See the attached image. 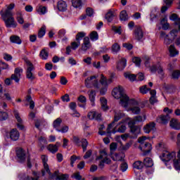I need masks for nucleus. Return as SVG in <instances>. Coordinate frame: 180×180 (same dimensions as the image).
<instances>
[{
  "label": "nucleus",
  "instance_id": "obj_1",
  "mask_svg": "<svg viewBox=\"0 0 180 180\" xmlns=\"http://www.w3.org/2000/svg\"><path fill=\"white\" fill-rule=\"evenodd\" d=\"M112 95L115 98V99H120V105L124 108H127L129 105L131 106H139V102L131 98L129 99V96L124 93V89L121 86H119L118 88H115L112 91Z\"/></svg>",
  "mask_w": 180,
  "mask_h": 180
},
{
  "label": "nucleus",
  "instance_id": "obj_2",
  "mask_svg": "<svg viewBox=\"0 0 180 180\" xmlns=\"http://www.w3.org/2000/svg\"><path fill=\"white\" fill-rule=\"evenodd\" d=\"M15 8V4L11 3L7 6V9L4 11L1 10L0 14L1 18L5 22L7 27H16L17 25L15 22V18H13V13H12V9Z\"/></svg>",
  "mask_w": 180,
  "mask_h": 180
},
{
  "label": "nucleus",
  "instance_id": "obj_3",
  "mask_svg": "<svg viewBox=\"0 0 180 180\" xmlns=\"http://www.w3.org/2000/svg\"><path fill=\"white\" fill-rule=\"evenodd\" d=\"M24 61L27 64V72H26V75L27 78L28 79H30V81H33L34 79V75H33V72L32 71L34 70V65L27 58H24Z\"/></svg>",
  "mask_w": 180,
  "mask_h": 180
},
{
  "label": "nucleus",
  "instance_id": "obj_4",
  "mask_svg": "<svg viewBox=\"0 0 180 180\" xmlns=\"http://www.w3.org/2000/svg\"><path fill=\"white\" fill-rule=\"evenodd\" d=\"M98 78L96 75L87 77L85 79V86L86 88H92V85L94 88H99V86L98 85Z\"/></svg>",
  "mask_w": 180,
  "mask_h": 180
},
{
  "label": "nucleus",
  "instance_id": "obj_5",
  "mask_svg": "<svg viewBox=\"0 0 180 180\" xmlns=\"http://www.w3.org/2000/svg\"><path fill=\"white\" fill-rule=\"evenodd\" d=\"M128 126L130 129V132L133 134L135 137H137L138 134H140L141 131V129L140 127L136 125L134 122H129Z\"/></svg>",
  "mask_w": 180,
  "mask_h": 180
},
{
  "label": "nucleus",
  "instance_id": "obj_6",
  "mask_svg": "<svg viewBox=\"0 0 180 180\" xmlns=\"http://www.w3.org/2000/svg\"><path fill=\"white\" fill-rule=\"evenodd\" d=\"M176 154L175 152L169 153V151H165L162 153V155H160V158L162 161H164L165 162H168L169 161H171L172 158H175Z\"/></svg>",
  "mask_w": 180,
  "mask_h": 180
},
{
  "label": "nucleus",
  "instance_id": "obj_7",
  "mask_svg": "<svg viewBox=\"0 0 180 180\" xmlns=\"http://www.w3.org/2000/svg\"><path fill=\"white\" fill-rule=\"evenodd\" d=\"M139 148H140V150L143 152V155H148V154L151 153V150H153L151 143L148 142L141 143V145L139 146Z\"/></svg>",
  "mask_w": 180,
  "mask_h": 180
},
{
  "label": "nucleus",
  "instance_id": "obj_8",
  "mask_svg": "<svg viewBox=\"0 0 180 180\" xmlns=\"http://www.w3.org/2000/svg\"><path fill=\"white\" fill-rule=\"evenodd\" d=\"M15 153L19 162H25L26 161V150H24L22 148H17Z\"/></svg>",
  "mask_w": 180,
  "mask_h": 180
},
{
  "label": "nucleus",
  "instance_id": "obj_9",
  "mask_svg": "<svg viewBox=\"0 0 180 180\" xmlns=\"http://www.w3.org/2000/svg\"><path fill=\"white\" fill-rule=\"evenodd\" d=\"M134 37L138 41H143V37H144V32L141 27H137L134 32Z\"/></svg>",
  "mask_w": 180,
  "mask_h": 180
},
{
  "label": "nucleus",
  "instance_id": "obj_10",
  "mask_svg": "<svg viewBox=\"0 0 180 180\" xmlns=\"http://www.w3.org/2000/svg\"><path fill=\"white\" fill-rule=\"evenodd\" d=\"M144 133H147L148 134L150 131H155V122H151L147 124L143 127Z\"/></svg>",
  "mask_w": 180,
  "mask_h": 180
},
{
  "label": "nucleus",
  "instance_id": "obj_11",
  "mask_svg": "<svg viewBox=\"0 0 180 180\" xmlns=\"http://www.w3.org/2000/svg\"><path fill=\"white\" fill-rule=\"evenodd\" d=\"M119 120H120V115L115 114L114 116V120L110 124H108V127L107 128V134H110L112 133L110 129H112V127H113L115 126V123H116V122H119Z\"/></svg>",
  "mask_w": 180,
  "mask_h": 180
},
{
  "label": "nucleus",
  "instance_id": "obj_12",
  "mask_svg": "<svg viewBox=\"0 0 180 180\" xmlns=\"http://www.w3.org/2000/svg\"><path fill=\"white\" fill-rule=\"evenodd\" d=\"M126 131V125L123 124L122 123H119L113 129L112 133H124Z\"/></svg>",
  "mask_w": 180,
  "mask_h": 180
},
{
  "label": "nucleus",
  "instance_id": "obj_13",
  "mask_svg": "<svg viewBox=\"0 0 180 180\" xmlns=\"http://www.w3.org/2000/svg\"><path fill=\"white\" fill-rule=\"evenodd\" d=\"M127 64V60H126V58H121L120 61L117 63V70H118L119 71H123V70H124V68H126Z\"/></svg>",
  "mask_w": 180,
  "mask_h": 180
},
{
  "label": "nucleus",
  "instance_id": "obj_14",
  "mask_svg": "<svg viewBox=\"0 0 180 180\" xmlns=\"http://www.w3.org/2000/svg\"><path fill=\"white\" fill-rule=\"evenodd\" d=\"M150 71H151V72H155V71H158V74H160L162 75V77H164V70H162V68L161 67V65L160 64H158L157 65H153L150 68Z\"/></svg>",
  "mask_w": 180,
  "mask_h": 180
},
{
  "label": "nucleus",
  "instance_id": "obj_15",
  "mask_svg": "<svg viewBox=\"0 0 180 180\" xmlns=\"http://www.w3.org/2000/svg\"><path fill=\"white\" fill-rule=\"evenodd\" d=\"M19 131H18V129H13L10 132V139L13 140V141L19 140Z\"/></svg>",
  "mask_w": 180,
  "mask_h": 180
},
{
  "label": "nucleus",
  "instance_id": "obj_16",
  "mask_svg": "<svg viewBox=\"0 0 180 180\" xmlns=\"http://www.w3.org/2000/svg\"><path fill=\"white\" fill-rule=\"evenodd\" d=\"M57 8L60 12H65V11H67V3L63 0H60L58 2Z\"/></svg>",
  "mask_w": 180,
  "mask_h": 180
},
{
  "label": "nucleus",
  "instance_id": "obj_17",
  "mask_svg": "<svg viewBox=\"0 0 180 180\" xmlns=\"http://www.w3.org/2000/svg\"><path fill=\"white\" fill-rule=\"evenodd\" d=\"M100 102L101 104V109L103 110H109V106H108V100L105 97H101L100 98Z\"/></svg>",
  "mask_w": 180,
  "mask_h": 180
},
{
  "label": "nucleus",
  "instance_id": "obj_18",
  "mask_svg": "<svg viewBox=\"0 0 180 180\" xmlns=\"http://www.w3.org/2000/svg\"><path fill=\"white\" fill-rule=\"evenodd\" d=\"M170 127L174 129V130H180V122L178 120L172 119L170 121Z\"/></svg>",
  "mask_w": 180,
  "mask_h": 180
},
{
  "label": "nucleus",
  "instance_id": "obj_19",
  "mask_svg": "<svg viewBox=\"0 0 180 180\" xmlns=\"http://www.w3.org/2000/svg\"><path fill=\"white\" fill-rule=\"evenodd\" d=\"M169 119H170L169 115L167 114L166 115H161L159 117V119H158V122H159V123H162V124H167Z\"/></svg>",
  "mask_w": 180,
  "mask_h": 180
},
{
  "label": "nucleus",
  "instance_id": "obj_20",
  "mask_svg": "<svg viewBox=\"0 0 180 180\" xmlns=\"http://www.w3.org/2000/svg\"><path fill=\"white\" fill-rule=\"evenodd\" d=\"M143 165L146 167V168H151L153 165H154V162H153V159L150 158H146L143 160Z\"/></svg>",
  "mask_w": 180,
  "mask_h": 180
},
{
  "label": "nucleus",
  "instance_id": "obj_21",
  "mask_svg": "<svg viewBox=\"0 0 180 180\" xmlns=\"http://www.w3.org/2000/svg\"><path fill=\"white\" fill-rule=\"evenodd\" d=\"M10 41L15 44H22V39L18 35H12L10 37Z\"/></svg>",
  "mask_w": 180,
  "mask_h": 180
},
{
  "label": "nucleus",
  "instance_id": "obj_22",
  "mask_svg": "<svg viewBox=\"0 0 180 180\" xmlns=\"http://www.w3.org/2000/svg\"><path fill=\"white\" fill-rule=\"evenodd\" d=\"M169 52L170 53V56L171 57H175V56H178V54L179 53L176 50V49H175V46L174 45H170V46L169 47Z\"/></svg>",
  "mask_w": 180,
  "mask_h": 180
},
{
  "label": "nucleus",
  "instance_id": "obj_23",
  "mask_svg": "<svg viewBox=\"0 0 180 180\" xmlns=\"http://www.w3.org/2000/svg\"><path fill=\"white\" fill-rule=\"evenodd\" d=\"M120 19L123 22H126V20H129V15H127V11H126V10H123L120 12Z\"/></svg>",
  "mask_w": 180,
  "mask_h": 180
},
{
  "label": "nucleus",
  "instance_id": "obj_24",
  "mask_svg": "<svg viewBox=\"0 0 180 180\" xmlns=\"http://www.w3.org/2000/svg\"><path fill=\"white\" fill-rule=\"evenodd\" d=\"M67 174H60V172L56 171L53 174H52L51 178H55L56 176V179L58 180H65L66 179Z\"/></svg>",
  "mask_w": 180,
  "mask_h": 180
},
{
  "label": "nucleus",
  "instance_id": "obj_25",
  "mask_svg": "<svg viewBox=\"0 0 180 180\" xmlns=\"http://www.w3.org/2000/svg\"><path fill=\"white\" fill-rule=\"evenodd\" d=\"M115 15L112 11H109L106 14H105V19L107 22H110L113 20V18H115Z\"/></svg>",
  "mask_w": 180,
  "mask_h": 180
},
{
  "label": "nucleus",
  "instance_id": "obj_26",
  "mask_svg": "<svg viewBox=\"0 0 180 180\" xmlns=\"http://www.w3.org/2000/svg\"><path fill=\"white\" fill-rule=\"evenodd\" d=\"M115 159L112 158L114 161H124L126 155L123 153H115Z\"/></svg>",
  "mask_w": 180,
  "mask_h": 180
},
{
  "label": "nucleus",
  "instance_id": "obj_27",
  "mask_svg": "<svg viewBox=\"0 0 180 180\" xmlns=\"http://www.w3.org/2000/svg\"><path fill=\"white\" fill-rule=\"evenodd\" d=\"M177 160H174V165L175 169H179L180 170V150L178 151L177 153Z\"/></svg>",
  "mask_w": 180,
  "mask_h": 180
},
{
  "label": "nucleus",
  "instance_id": "obj_28",
  "mask_svg": "<svg viewBox=\"0 0 180 180\" xmlns=\"http://www.w3.org/2000/svg\"><path fill=\"white\" fill-rule=\"evenodd\" d=\"M133 167L135 168V169H143V168H144V164L143 162L138 160L133 164Z\"/></svg>",
  "mask_w": 180,
  "mask_h": 180
},
{
  "label": "nucleus",
  "instance_id": "obj_29",
  "mask_svg": "<svg viewBox=\"0 0 180 180\" xmlns=\"http://www.w3.org/2000/svg\"><path fill=\"white\" fill-rule=\"evenodd\" d=\"M48 150L52 153V154H56V153L58 151V146H57V145L49 144L48 146Z\"/></svg>",
  "mask_w": 180,
  "mask_h": 180
},
{
  "label": "nucleus",
  "instance_id": "obj_30",
  "mask_svg": "<svg viewBox=\"0 0 180 180\" xmlns=\"http://www.w3.org/2000/svg\"><path fill=\"white\" fill-rule=\"evenodd\" d=\"M170 20H173L175 23V25H179L180 24V18L178 17V15L176 13H173L169 16Z\"/></svg>",
  "mask_w": 180,
  "mask_h": 180
},
{
  "label": "nucleus",
  "instance_id": "obj_31",
  "mask_svg": "<svg viewBox=\"0 0 180 180\" xmlns=\"http://www.w3.org/2000/svg\"><path fill=\"white\" fill-rule=\"evenodd\" d=\"M95 96H96V91L91 90L89 94V101L92 102V105H95Z\"/></svg>",
  "mask_w": 180,
  "mask_h": 180
},
{
  "label": "nucleus",
  "instance_id": "obj_32",
  "mask_svg": "<svg viewBox=\"0 0 180 180\" xmlns=\"http://www.w3.org/2000/svg\"><path fill=\"white\" fill-rule=\"evenodd\" d=\"M46 34V25H43L38 32V37L41 39Z\"/></svg>",
  "mask_w": 180,
  "mask_h": 180
},
{
  "label": "nucleus",
  "instance_id": "obj_33",
  "mask_svg": "<svg viewBox=\"0 0 180 180\" xmlns=\"http://www.w3.org/2000/svg\"><path fill=\"white\" fill-rule=\"evenodd\" d=\"M72 5L74 8H81L82 6V1L81 0H72Z\"/></svg>",
  "mask_w": 180,
  "mask_h": 180
},
{
  "label": "nucleus",
  "instance_id": "obj_34",
  "mask_svg": "<svg viewBox=\"0 0 180 180\" xmlns=\"http://www.w3.org/2000/svg\"><path fill=\"white\" fill-rule=\"evenodd\" d=\"M39 56L42 58V60H47L49 58V52L46 51V49H42L39 53Z\"/></svg>",
  "mask_w": 180,
  "mask_h": 180
},
{
  "label": "nucleus",
  "instance_id": "obj_35",
  "mask_svg": "<svg viewBox=\"0 0 180 180\" xmlns=\"http://www.w3.org/2000/svg\"><path fill=\"white\" fill-rule=\"evenodd\" d=\"M130 110L134 113V115H140V112H141V109H140V107L138 105L131 107L130 108Z\"/></svg>",
  "mask_w": 180,
  "mask_h": 180
},
{
  "label": "nucleus",
  "instance_id": "obj_36",
  "mask_svg": "<svg viewBox=\"0 0 180 180\" xmlns=\"http://www.w3.org/2000/svg\"><path fill=\"white\" fill-rule=\"evenodd\" d=\"M111 50L112 53H119L120 51V45L117 43L112 44Z\"/></svg>",
  "mask_w": 180,
  "mask_h": 180
},
{
  "label": "nucleus",
  "instance_id": "obj_37",
  "mask_svg": "<svg viewBox=\"0 0 180 180\" xmlns=\"http://www.w3.org/2000/svg\"><path fill=\"white\" fill-rule=\"evenodd\" d=\"M17 21L20 25H23V23H25V20H23V15H22L21 12H17Z\"/></svg>",
  "mask_w": 180,
  "mask_h": 180
},
{
  "label": "nucleus",
  "instance_id": "obj_38",
  "mask_svg": "<svg viewBox=\"0 0 180 180\" xmlns=\"http://www.w3.org/2000/svg\"><path fill=\"white\" fill-rule=\"evenodd\" d=\"M63 122V120L61 118H57L56 120L53 122V126L54 129H57V127H60L61 126V123Z\"/></svg>",
  "mask_w": 180,
  "mask_h": 180
},
{
  "label": "nucleus",
  "instance_id": "obj_39",
  "mask_svg": "<svg viewBox=\"0 0 180 180\" xmlns=\"http://www.w3.org/2000/svg\"><path fill=\"white\" fill-rule=\"evenodd\" d=\"M37 12L40 15H44L47 12V8L46 6H40L37 9Z\"/></svg>",
  "mask_w": 180,
  "mask_h": 180
},
{
  "label": "nucleus",
  "instance_id": "obj_40",
  "mask_svg": "<svg viewBox=\"0 0 180 180\" xmlns=\"http://www.w3.org/2000/svg\"><path fill=\"white\" fill-rule=\"evenodd\" d=\"M100 84L103 86H108V79L105 77L103 74L101 75Z\"/></svg>",
  "mask_w": 180,
  "mask_h": 180
},
{
  "label": "nucleus",
  "instance_id": "obj_41",
  "mask_svg": "<svg viewBox=\"0 0 180 180\" xmlns=\"http://www.w3.org/2000/svg\"><path fill=\"white\" fill-rule=\"evenodd\" d=\"M121 146H120V150H123L124 151H127L131 147V143H127L125 146H123L122 143H120Z\"/></svg>",
  "mask_w": 180,
  "mask_h": 180
},
{
  "label": "nucleus",
  "instance_id": "obj_42",
  "mask_svg": "<svg viewBox=\"0 0 180 180\" xmlns=\"http://www.w3.org/2000/svg\"><path fill=\"white\" fill-rule=\"evenodd\" d=\"M125 78H128L129 81H136V78L137 76L136 75L130 74V73H124Z\"/></svg>",
  "mask_w": 180,
  "mask_h": 180
},
{
  "label": "nucleus",
  "instance_id": "obj_43",
  "mask_svg": "<svg viewBox=\"0 0 180 180\" xmlns=\"http://www.w3.org/2000/svg\"><path fill=\"white\" fill-rule=\"evenodd\" d=\"M129 122H134L135 124L137 123H140V122H143V117L141 115H138L134 117L133 120H130Z\"/></svg>",
  "mask_w": 180,
  "mask_h": 180
},
{
  "label": "nucleus",
  "instance_id": "obj_44",
  "mask_svg": "<svg viewBox=\"0 0 180 180\" xmlns=\"http://www.w3.org/2000/svg\"><path fill=\"white\" fill-rule=\"evenodd\" d=\"M91 40H98L99 39V35H98V32L96 31H93L90 34Z\"/></svg>",
  "mask_w": 180,
  "mask_h": 180
},
{
  "label": "nucleus",
  "instance_id": "obj_45",
  "mask_svg": "<svg viewBox=\"0 0 180 180\" xmlns=\"http://www.w3.org/2000/svg\"><path fill=\"white\" fill-rule=\"evenodd\" d=\"M82 147L84 153H85V151H86V148L88 147V141L86 139H82Z\"/></svg>",
  "mask_w": 180,
  "mask_h": 180
},
{
  "label": "nucleus",
  "instance_id": "obj_46",
  "mask_svg": "<svg viewBox=\"0 0 180 180\" xmlns=\"http://www.w3.org/2000/svg\"><path fill=\"white\" fill-rule=\"evenodd\" d=\"M132 61L137 67H140L141 65V59L139 57H134Z\"/></svg>",
  "mask_w": 180,
  "mask_h": 180
},
{
  "label": "nucleus",
  "instance_id": "obj_47",
  "mask_svg": "<svg viewBox=\"0 0 180 180\" xmlns=\"http://www.w3.org/2000/svg\"><path fill=\"white\" fill-rule=\"evenodd\" d=\"M72 178H75L77 180H85V179H82V176H81L79 172H77L72 175Z\"/></svg>",
  "mask_w": 180,
  "mask_h": 180
},
{
  "label": "nucleus",
  "instance_id": "obj_48",
  "mask_svg": "<svg viewBox=\"0 0 180 180\" xmlns=\"http://www.w3.org/2000/svg\"><path fill=\"white\" fill-rule=\"evenodd\" d=\"M9 117L8 112L0 111V120H6Z\"/></svg>",
  "mask_w": 180,
  "mask_h": 180
},
{
  "label": "nucleus",
  "instance_id": "obj_49",
  "mask_svg": "<svg viewBox=\"0 0 180 180\" xmlns=\"http://www.w3.org/2000/svg\"><path fill=\"white\" fill-rule=\"evenodd\" d=\"M83 37H85V32H78L76 35V41H79V40H82Z\"/></svg>",
  "mask_w": 180,
  "mask_h": 180
},
{
  "label": "nucleus",
  "instance_id": "obj_50",
  "mask_svg": "<svg viewBox=\"0 0 180 180\" xmlns=\"http://www.w3.org/2000/svg\"><path fill=\"white\" fill-rule=\"evenodd\" d=\"M165 88L167 89V91H172V92H174V91H176V86L174 84H167Z\"/></svg>",
  "mask_w": 180,
  "mask_h": 180
},
{
  "label": "nucleus",
  "instance_id": "obj_51",
  "mask_svg": "<svg viewBox=\"0 0 180 180\" xmlns=\"http://www.w3.org/2000/svg\"><path fill=\"white\" fill-rule=\"evenodd\" d=\"M13 113L17 122L18 123H23V120H22V118H20V115H19V112L16 110H14Z\"/></svg>",
  "mask_w": 180,
  "mask_h": 180
},
{
  "label": "nucleus",
  "instance_id": "obj_52",
  "mask_svg": "<svg viewBox=\"0 0 180 180\" xmlns=\"http://www.w3.org/2000/svg\"><path fill=\"white\" fill-rule=\"evenodd\" d=\"M81 46V42L79 41H77V42L73 41L71 43V46L72 50H77V47H79Z\"/></svg>",
  "mask_w": 180,
  "mask_h": 180
},
{
  "label": "nucleus",
  "instance_id": "obj_53",
  "mask_svg": "<svg viewBox=\"0 0 180 180\" xmlns=\"http://www.w3.org/2000/svg\"><path fill=\"white\" fill-rule=\"evenodd\" d=\"M141 94H147L148 92V91H151V89H148L147 88V86L145 85V86H143L141 87H140V89H139Z\"/></svg>",
  "mask_w": 180,
  "mask_h": 180
},
{
  "label": "nucleus",
  "instance_id": "obj_54",
  "mask_svg": "<svg viewBox=\"0 0 180 180\" xmlns=\"http://www.w3.org/2000/svg\"><path fill=\"white\" fill-rule=\"evenodd\" d=\"M180 71L179 70H174L172 72V77L173 79H178L179 78Z\"/></svg>",
  "mask_w": 180,
  "mask_h": 180
},
{
  "label": "nucleus",
  "instance_id": "obj_55",
  "mask_svg": "<svg viewBox=\"0 0 180 180\" xmlns=\"http://www.w3.org/2000/svg\"><path fill=\"white\" fill-rule=\"evenodd\" d=\"M86 16H89L90 18L94 15V9L92 8H87L86 9Z\"/></svg>",
  "mask_w": 180,
  "mask_h": 180
},
{
  "label": "nucleus",
  "instance_id": "obj_56",
  "mask_svg": "<svg viewBox=\"0 0 180 180\" xmlns=\"http://www.w3.org/2000/svg\"><path fill=\"white\" fill-rule=\"evenodd\" d=\"M103 129H105V125L101 124V127L98 129V134H100V136H105V134H106V131H103Z\"/></svg>",
  "mask_w": 180,
  "mask_h": 180
},
{
  "label": "nucleus",
  "instance_id": "obj_57",
  "mask_svg": "<svg viewBox=\"0 0 180 180\" xmlns=\"http://www.w3.org/2000/svg\"><path fill=\"white\" fill-rule=\"evenodd\" d=\"M23 72V70L20 69L19 68H16L14 71V75H16L17 77L21 76L20 73Z\"/></svg>",
  "mask_w": 180,
  "mask_h": 180
},
{
  "label": "nucleus",
  "instance_id": "obj_58",
  "mask_svg": "<svg viewBox=\"0 0 180 180\" xmlns=\"http://www.w3.org/2000/svg\"><path fill=\"white\" fill-rule=\"evenodd\" d=\"M69 106L72 110H73L75 113H77V110H75L77 108V103L71 102Z\"/></svg>",
  "mask_w": 180,
  "mask_h": 180
},
{
  "label": "nucleus",
  "instance_id": "obj_59",
  "mask_svg": "<svg viewBox=\"0 0 180 180\" xmlns=\"http://www.w3.org/2000/svg\"><path fill=\"white\" fill-rule=\"evenodd\" d=\"M117 148V143H111L110 145V151H115V150Z\"/></svg>",
  "mask_w": 180,
  "mask_h": 180
},
{
  "label": "nucleus",
  "instance_id": "obj_60",
  "mask_svg": "<svg viewBox=\"0 0 180 180\" xmlns=\"http://www.w3.org/2000/svg\"><path fill=\"white\" fill-rule=\"evenodd\" d=\"M9 65L5 63L0 60V69L1 70H8Z\"/></svg>",
  "mask_w": 180,
  "mask_h": 180
},
{
  "label": "nucleus",
  "instance_id": "obj_61",
  "mask_svg": "<svg viewBox=\"0 0 180 180\" xmlns=\"http://www.w3.org/2000/svg\"><path fill=\"white\" fill-rule=\"evenodd\" d=\"M172 40H174V39H169L168 37V35H166V37L165 38V44L169 46V44H171V43H172Z\"/></svg>",
  "mask_w": 180,
  "mask_h": 180
},
{
  "label": "nucleus",
  "instance_id": "obj_62",
  "mask_svg": "<svg viewBox=\"0 0 180 180\" xmlns=\"http://www.w3.org/2000/svg\"><path fill=\"white\" fill-rule=\"evenodd\" d=\"M61 99L63 102H70V96L66 94L61 97Z\"/></svg>",
  "mask_w": 180,
  "mask_h": 180
},
{
  "label": "nucleus",
  "instance_id": "obj_63",
  "mask_svg": "<svg viewBox=\"0 0 180 180\" xmlns=\"http://www.w3.org/2000/svg\"><path fill=\"white\" fill-rule=\"evenodd\" d=\"M122 46L123 47H125L127 50H131V49H133V45L131 44L124 43L122 44Z\"/></svg>",
  "mask_w": 180,
  "mask_h": 180
},
{
  "label": "nucleus",
  "instance_id": "obj_64",
  "mask_svg": "<svg viewBox=\"0 0 180 180\" xmlns=\"http://www.w3.org/2000/svg\"><path fill=\"white\" fill-rule=\"evenodd\" d=\"M11 79H13L15 82L18 83L20 80V77L19 76H16V75L13 74L11 77Z\"/></svg>",
  "mask_w": 180,
  "mask_h": 180
}]
</instances>
